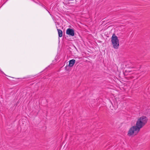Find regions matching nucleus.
I'll use <instances>...</instances> for the list:
<instances>
[{
  "label": "nucleus",
  "mask_w": 150,
  "mask_h": 150,
  "mask_svg": "<svg viewBox=\"0 0 150 150\" xmlns=\"http://www.w3.org/2000/svg\"><path fill=\"white\" fill-rule=\"evenodd\" d=\"M148 121L147 118L144 116L139 117L137 120L136 125L131 127L128 131L127 135L130 136L134 134L136 135L139 132L140 129Z\"/></svg>",
  "instance_id": "obj_1"
},
{
  "label": "nucleus",
  "mask_w": 150,
  "mask_h": 150,
  "mask_svg": "<svg viewBox=\"0 0 150 150\" xmlns=\"http://www.w3.org/2000/svg\"><path fill=\"white\" fill-rule=\"evenodd\" d=\"M114 35H115L114 34H113L111 38L112 44L114 48L117 49H118L119 46V40L117 36H114Z\"/></svg>",
  "instance_id": "obj_2"
},
{
  "label": "nucleus",
  "mask_w": 150,
  "mask_h": 150,
  "mask_svg": "<svg viewBox=\"0 0 150 150\" xmlns=\"http://www.w3.org/2000/svg\"><path fill=\"white\" fill-rule=\"evenodd\" d=\"M66 34L71 36H73L75 35L74 30L72 29H67L66 31Z\"/></svg>",
  "instance_id": "obj_3"
},
{
  "label": "nucleus",
  "mask_w": 150,
  "mask_h": 150,
  "mask_svg": "<svg viewBox=\"0 0 150 150\" xmlns=\"http://www.w3.org/2000/svg\"><path fill=\"white\" fill-rule=\"evenodd\" d=\"M75 60L74 59H72L69 61L68 66L70 67H72L75 63Z\"/></svg>",
  "instance_id": "obj_4"
},
{
  "label": "nucleus",
  "mask_w": 150,
  "mask_h": 150,
  "mask_svg": "<svg viewBox=\"0 0 150 150\" xmlns=\"http://www.w3.org/2000/svg\"><path fill=\"white\" fill-rule=\"evenodd\" d=\"M57 30L58 32V34L59 37H61L63 35V33L62 31L59 29H57Z\"/></svg>",
  "instance_id": "obj_5"
},
{
  "label": "nucleus",
  "mask_w": 150,
  "mask_h": 150,
  "mask_svg": "<svg viewBox=\"0 0 150 150\" xmlns=\"http://www.w3.org/2000/svg\"><path fill=\"white\" fill-rule=\"evenodd\" d=\"M112 25H110V26H108V27L107 28H110V27H112Z\"/></svg>",
  "instance_id": "obj_6"
},
{
  "label": "nucleus",
  "mask_w": 150,
  "mask_h": 150,
  "mask_svg": "<svg viewBox=\"0 0 150 150\" xmlns=\"http://www.w3.org/2000/svg\"><path fill=\"white\" fill-rule=\"evenodd\" d=\"M67 67H68V66H66L65 67V68L66 69V70L67 69Z\"/></svg>",
  "instance_id": "obj_7"
},
{
  "label": "nucleus",
  "mask_w": 150,
  "mask_h": 150,
  "mask_svg": "<svg viewBox=\"0 0 150 150\" xmlns=\"http://www.w3.org/2000/svg\"><path fill=\"white\" fill-rule=\"evenodd\" d=\"M69 27H71V26L70 25H69Z\"/></svg>",
  "instance_id": "obj_8"
}]
</instances>
